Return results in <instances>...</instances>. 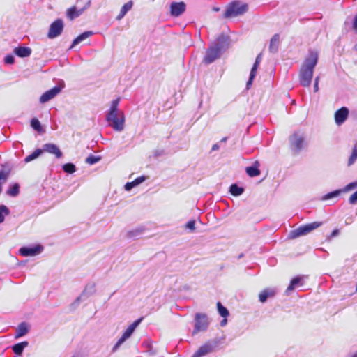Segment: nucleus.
Masks as SVG:
<instances>
[{"label": "nucleus", "instance_id": "393cba45", "mask_svg": "<svg viewBox=\"0 0 357 357\" xmlns=\"http://www.w3.org/2000/svg\"><path fill=\"white\" fill-rule=\"evenodd\" d=\"M280 44V35L278 33H275L271 38L270 44H269V51L271 53H276L278 51Z\"/></svg>", "mask_w": 357, "mask_h": 357}, {"label": "nucleus", "instance_id": "c756f323", "mask_svg": "<svg viewBox=\"0 0 357 357\" xmlns=\"http://www.w3.org/2000/svg\"><path fill=\"white\" fill-rule=\"evenodd\" d=\"M245 189L236 183H233L229 187V192L231 195L238 197L244 192Z\"/></svg>", "mask_w": 357, "mask_h": 357}, {"label": "nucleus", "instance_id": "cd10ccee", "mask_svg": "<svg viewBox=\"0 0 357 357\" xmlns=\"http://www.w3.org/2000/svg\"><path fill=\"white\" fill-rule=\"evenodd\" d=\"M133 2L132 1H129L127 3H126L122 7L120 10L119 14L116 16V19L117 20H121L126 13L130 10L132 8Z\"/></svg>", "mask_w": 357, "mask_h": 357}, {"label": "nucleus", "instance_id": "a211bd4d", "mask_svg": "<svg viewBox=\"0 0 357 357\" xmlns=\"http://www.w3.org/2000/svg\"><path fill=\"white\" fill-rule=\"evenodd\" d=\"M275 294L276 290L275 289L266 288L259 293V300L261 303H264L268 298H273Z\"/></svg>", "mask_w": 357, "mask_h": 357}, {"label": "nucleus", "instance_id": "6e6552de", "mask_svg": "<svg viewBox=\"0 0 357 357\" xmlns=\"http://www.w3.org/2000/svg\"><path fill=\"white\" fill-rule=\"evenodd\" d=\"M64 24L61 19H56L51 23L47 33V37L50 39L55 38L60 36L63 30Z\"/></svg>", "mask_w": 357, "mask_h": 357}, {"label": "nucleus", "instance_id": "58836bf2", "mask_svg": "<svg viewBox=\"0 0 357 357\" xmlns=\"http://www.w3.org/2000/svg\"><path fill=\"white\" fill-rule=\"evenodd\" d=\"M143 319H144L143 317H139V319L135 320L132 324H131L127 328V329L129 330L130 331H131L133 333L134 331H135L136 328L140 324V323L142 321Z\"/></svg>", "mask_w": 357, "mask_h": 357}, {"label": "nucleus", "instance_id": "3c124183", "mask_svg": "<svg viewBox=\"0 0 357 357\" xmlns=\"http://www.w3.org/2000/svg\"><path fill=\"white\" fill-rule=\"evenodd\" d=\"M142 345L145 348L148 349V351H151L152 347H151V344L150 341H149V340L144 341L143 342Z\"/></svg>", "mask_w": 357, "mask_h": 357}, {"label": "nucleus", "instance_id": "6e6d98bb", "mask_svg": "<svg viewBox=\"0 0 357 357\" xmlns=\"http://www.w3.org/2000/svg\"><path fill=\"white\" fill-rule=\"evenodd\" d=\"M261 53L259 54L257 56L255 61H258V63H260V62H261Z\"/></svg>", "mask_w": 357, "mask_h": 357}, {"label": "nucleus", "instance_id": "f704fd0d", "mask_svg": "<svg viewBox=\"0 0 357 357\" xmlns=\"http://www.w3.org/2000/svg\"><path fill=\"white\" fill-rule=\"evenodd\" d=\"M217 309L219 314L223 318H227L229 315V310L220 302L217 303Z\"/></svg>", "mask_w": 357, "mask_h": 357}, {"label": "nucleus", "instance_id": "e433bc0d", "mask_svg": "<svg viewBox=\"0 0 357 357\" xmlns=\"http://www.w3.org/2000/svg\"><path fill=\"white\" fill-rule=\"evenodd\" d=\"M10 214L9 208L5 205H0V223H2L5 220V215Z\"/></svg>", "mask_w": 357, "mask_h": 357}, {"label": "nucleus", "instance_id": "a18cd8bd", "mask_svg": "<svg viewBox=\"0 0 357 357\" xmlns=\"http://www.w3.org/2000/svg\"><path fill=\"white\" fill-rule=\"evenodd\" d=\"M259 63H258L257 61H255L252 67V69L250 70V73L251 75L253 74V75H255L256 76V73H257V68L259 67Z\"/></svg>", "mask_w": 357, "mask_h": 357}, {"label": "nucleus", "instance_id": "473e14b6", "mask_svg": "<svg viewBox=\"0 0 357 357\" xmlns=\"http://www.w3.org/2000/svg\"><path fill=\"white\" fill-rule=\"evenodd\" d=\"M42 153H43L42 149H37L32 153L27 155L25 158L24 161L26 162H29L38 158Z\"/></svg>", "mask_w": 357, "mask_h": 357}, {"label": "nucleus", "instance_id": "603ef678", "mask_svg": "<svg viewBox=\"0 0 357 357\" xmlns=\"http://www.w3.org/2000/svg\"><path fill=\"white\" fill-rule=\"evenodd\" d=\"M338 234H339V230L338 229H334L332 231L331 236V237H335V236H337Z\"/></svg>", "mask_w": 357, "mask_h": 357}, {"label": "nucleus", "instance_id": "49530a36", "mask_svg": "<svg viewBox=\"0 0 357 357\" xmlns=\"http://www.w3.org/2000/svg\"><path fill=\"white\" fill-rule=\"evenodd\" d=\"M146 179V176H139V177L136 178L134 180V181H135V185L137 186L138 185H139L142 183H143L144 181H145Z\"/></svg>", "mask_w": 357, "mask_h": 357}, {"label": "nucleus", "instance_id": "7ed1b4c3", "mask_svg": "<svg viewBox=\"0 0 357 357\" xmlns=\"http://www.w3.org/2000/svg\"><path fill=\"white\" fill-rule=\"evenodd\" d=\"M289 148L293 155H298L303 150L307 148V142L303 133L295 132L289 139Z\"/></svg>", "mask_w": 357, "mask_h": 357}, {"label": "nucleus", "instance_id": "9d476101", "mask_svg": "<svg viewBox=\"0 0 357 357\" xmlns=\"http://www.w3.org/2000/svg\"><path fill=\"white\" fill-rule=\"evenodd\" d=\"M221 53L217 50L212 45H210L206 51V54L203 59V62L208 65L214 62L217 59L221 56Z\"/></svg>", "mask_w": 357, "mask_h": 357}, {"label": "nucleus", "instance_id": "aec40b11", "mask_svg": "<svg viewBox=\"0 0 357 357\" xmlns=\"http://www.w3.org/2000/svg\"><path fill=\"white\" fill-rule=\"evenodd\" d=\"M31 49L29 47L18 46L14 48L13 52L20 58L28 57L31 54Z\"/></svg>", "mask_w": 357, "mask_h": 357}, {"label": "nucleus", "instance_id": "dca6fc26", "mask_svg": "<svg viewBox=\"0 0 357 357\" xmlns=\"http://www.w3.org/2000/svg\"><path fill=\"white\" fill-rule=\"evenodd\" d=\"M215 348V345L211 342H206L201 346L197 351L192 356V357H203L208 354L212 352Z\"/></svg>", "mask_w": 357, "mask_h": 357}, {"label": "nucleus", "instance_id": "ea45409f", "mask_svg": "<svg viewBox=\"0 0 357 357\" xmlns=\"http://www.w3.org/2000/svg\"><path fill=\"white\" fill-rule=\"evenodd\" d=\"M100 160V156H96V155L91 154L86 158V162L89 165H93V164H96V162H98Z\"/></svg>", "mask_w": 357, "mask_h": 357}, {"label": "nucleus", "instance_id": "864d4df0", "mask_svg": "<svg viewBox=\"0 0 357 357\" xmlns=\"http://www.w3.org/2000/svg\"><path fill=\"white\" fill-rule=\"evenodd\" d=\"M219 149H220V146H219L218 144H215L213 145L211 151H218Z\"/></svg>", "mask_w": 357, "mask_h": 357}, {"label": "nucleus", "instance_id": "bb28decb", "mask_svg": "<svg viewBox=\"0 0 357 357\" xmlns=\"http://www.w3.org/2000/svg\"><path fill=\"white\" fill-rule=\"evenodd\" d=\"M302 280L303 277L299 275L292 278L287 288L286 292L289 294L290 291H292L296 287L303 285Z\"/></svg>", "mask_w": 357, "mask_h": 357}, {"label": "nucleus", "instance_id": "ddd939ff", "mask_svg": "<svg viewBox=\"0 0 357 357\" xmlns=\"http://www.w3.org/2000/svg\"><path fill=\"white\" fill-rule=\"evenodd\" d=\"M349 113V109L346 107H342L337 109L334 114L335 123L338 126L344 123L348 118Z\"/></svg>", "mask_w": 357, "mask_h": 357}, {"label": "nucleus", "instance_id": "2eb2a0df", "mask_svg": "<svg viewBox=\"0 0 357 357\" xmlns=\"http://www.w3.org/2000/svg\"><path fill=\"white\" fill-rule=\"evenodd\" d=\"M96 291L95 284H88L82 294L77 297L73 303V305H77L82 299L84 300L93 294H94Z\"/></svg>", "mask_w": 357, "mask_h": 357}, {"label": "nucleus", "instance_id": "8fccbe9b", "mask_svg": "<svg viewBox=\"0 0 357 357\" xmlns=\"http://www.w3.org/2000/svg\"><path fill=\"white\" fill-rule=\"evenodd\" d=\"M352 29L356 33H357V13L354 15L353 19Z\"/></svg>", "mask_w": 357, "mask_h": 357}, {"label": "nucleus", "instance_id": "5701e85b", "mask_svg": "<svg viewBox=\"0 0 357 357\" xmlns=\"http://www.w3.org/2000/svg\"><path fill=\"white\" fill-rule=\"evenodd\" d=\"M29 345L27 341H23L19 343H16L11 347L13 353L17 356H22V353L26 347Z\"/></svg>", "mask_w": 357, "mask_h": 357}, {"label": "nucleus", "instance_id": "de8ad7c7", "mask_svg": "<svg viewBox=\"0 0 357 357\" xmlns=\"http://www.w3.org/2000/svg\"><path fill=\"white\" fill-rule=\"evenodd\" d=\"M185 227L190 230H194L195 228V220L188 221L185 225Z\"/></svg>", "mask_w": 357, "mask_h": 357}, {"label": "nucleus", "instance_id": "4be33fe9", "mask_svg": "<svg viewBox=\"0 0 357 357\" xmlns=\"http://www.w3.org/2000/svg\"><path fill=\"white\" fill-rule=\"evenodd\" d=\"M132 333L129 330L126 329L121 337L117 340L116 344L114 345V347L112 349V353H115L120 346L127 340L128 339L131 335Z\"/></svg>", "mask_w": 357, "mask_h": 357}, {"label": "nucleus", "instance_id": "37998d69", "mask_svg": "<svg viewBox=\"0 0 357 357\" xmlns=\"http://www.w3.org/2000/svg\"><path fill=\"white\" fill-rule=\"evenodd\" d=\"M349 202L350 204H355L357 203V190L350 196Z\"/></svg>", "mask_w": 357, "mask_h": 357}, {"label": "nucleus", "instance_id": "0eeeda50", "mask_svg": "<svg viewBox=\"0 0 357 357\" xmlns=\"http://www.w3.org/2000/svg\"><path fill=\"white\" fill-rule=\"evenodd\" d=\"M229 44L230 37L224 33H221L211 45L215 48H217V50L219 51L220 53L222 54L229 48Z\"/></svg>", "mask_w": 357, "mask_h": 357}, {"label": "nucleus", "instance_id": "72a5a7b5", "mask_svg": "<svg viewBox=\"0 0 357 357\" xmlns=\"http://www.w3.org/2000/svg\"><path fill=\"white\" fill-rule=\"evenodd\" d=\"M31 128L39 133L43 132L41 123L39 120L36 118H33L30 122Z\"/></svg>", "mask_w": 357, "mask_h": 357}, {"label": "nucleus", "instance_id": "412c9836", "mask_svg": "<svg viewBox=\"0 0 357 357\" xmlns=\"http://www.w3.org/2000/svg\"><path fill=\"white\" fill-rule=\"evenodd\" d=\"M144 230L145 228L143 226L137 227L136 228L128 231L126 234V236L127 238L132 239L139 238L144 234Z\"/></svg>", "mask_w": 357, "mask_h": 357}, {"label": "nucleus", "instance_id": "a19ab883", "mask_svg": "<svg viewBox=\"0 0 357 357\" xmlns=\"http://www.w3.org/2000/svg\"><path fill=\"white\" fill-rule=\"evenodd\" d=\"M356 188H357V181L349 183L343 189L341 190H342V192H344L349 191L352 189H354Z\"/></svg>", "mask_w": 357, "mask_h": 357}, {"label": "nucleus", "instance_id": "e2e57ef3", "mask_svg": "<svg viewBox=\"0 0 357 357\" xmlns=\"http://www.w3.org/2000/svg\"><path fill=\"white\" fill-rule=\"evenodd\" d=\"M354 50L357 52V43L354 45Z\"/></svg>", "mask_w": 357, "mask_h": 357}, {"label": "nucleus", "instance_id": "2f4dec72", "mask_svg": "<svg viewBox=\"0 0 357 357\" xmlns=\"http://www.w3.org/2000/svg\"><path fill=\"white\" fill-rule=\"evenodd\" d=\"M357 160V142L355 143L352 149L351 153L349 158L347 165L351 166Z\"/></svg>", "mask_w": 357, "mask_h": 357}, {"label": "nucleus", "instance_id": "9b49d317", "mask_svg": "<svg viewBox=\"0 0 357 357\" xmlns=\"http://www.w3.org/2000/svg\"><path fill=\"white\" fill-rule=\"evenodd\" d=\"M63 86L64 84L63 83L62 86H55L43 93L40 97V102L43 104L54 98L61 91Z\"/></svg>", "mask_w": 357, "mask_h": 357}, {"label": "nucleus", "instance_id": "6ab92c4d", "mask_svg": "<svg viewBox=\"0 0 357 357\" xmlns=\"http://www.w3.org/2000/svg\"><path fill=\"white\" fill-rule=\"evenodd\" d=\"M260 163L258 160H255L251 166L245 168L246 174L250 177H255L260 174V170L259 169Z\"/></svg>", "mask_w": 357, "mask_h": 357}, {"label": "nucleus", "instance_id": "39448f33", "mask_svg": "<svg viewBox=\"0 0 357 357\" xmlns=\"http://www.w3.org/2000/svg\"><path fill=\"white\" fill-rule=\"evenodd\" d=\"M322 225V222H313L305 225L300 226L297 229L290 231L289 234V238L294 239L299 236L306 235L312 230L319 227Z\"/></svg>", "mask_w": 357, "mask_h": 357}, {"label": "nucleus", "instance_id": "c9c22d12", "mask_svg": "<svg viewBox=\"0 0 357 357\" xmlns=\"http://www.w3.org/2000/svg\"><path fill=\"white\" fill-rule=\"evenodd\" d=\"M342 192V190L341 189L335 190L334 191L330 192L326 195H324L321 199L322 200H328L334 197H336L339 196Z\"/></svg>", "mask_w": 357, "mask_h": 357}, {"label": "nucleus", "instance_id": "4468645a", "mask_svg": "<svg viewBox=\"0 0 357 357\" xmlns=\"http://www.w3.org/2000/svg\"><path fill=\"white\" fill-rule=\"evenodd\" d=\"M185 3L183 1L172 2L170 4V14L174 17H178L185 10Z\"/></svg>", "mask_w": 357, "mask_h": 357}, {"label": "nucleus", "instance_id": "f03ea898", "mask_svg": "<svg viewBox=\"0 0 357 357\" xmlns=\"http://www.w3.org/2000/svg\"><path fill=\"white\" fill-rule=\"evenodd\" d=\"M119 102V98L112 101L109 112L106 116V121L109 123V125L117 132H121L124 129L125 122L123 112L118 109Z\"/></svg>", "mask_w": 357, "mask_h": 357}, {"label": "nucleus", "instance_id": "052dcab7", "mask_svg": "<svg viewBox=\"0 0 357 357\" xmlns=\"http://www.w3.org/2000/svg\"><path fill=\"white\" fill-rule=\"evenodd\" d=\"M319 77L318 76V77H317L315 78V79H314V83H317V84H319Z\"/></svg>", "mask_w": 357, "mask_h": 357}, {"label": "nucleus", "instance_id": "4c0bfd02", "mask_svg": "<svg viewBox=\"0 0 357 357\" xmlns=\"http://www.w3.org/2000/svg\"><path fill=\"white\" fill-rule=\"evenodd\" d=\"M62 169L67 174H73L76 171V167L73 163H66L62 166Z\"/></svg>", "mask_w": 357, "mask_h": 357}, {"label": "nucleus", "instance_id": "20e7f679", "mask_svg": "<svg viewBox=\"0 0 357 357\" xmlns=\"http://www.w3.org/2000/svg\"><path fill=\"white\" fill-rule=\"evenodd\" d=\"M248 10V6L245 3L240 1H234L227 6L223 17L225 18H231L242 15Z\"/></svg>", "mask_w": 357, "mask_h": 357}, {"label": "nucleus", "instance_id": "1a4fd4ad", "mask_svg": "<svg viewBox=\"0 0 357 357\" xmlns=\"http://www.w3.org/2000/svg\"><path fill=\"white\" fill-rule=\"evenodd\" d=\"M43 250V246L38 244L31 246H23L20 248L19 254L24 257L36 256Z\"/></svg>", "mask_w": 357, "mask_h": 357}, {"label": "nucleus", "instance_id": "13d9d810", "mask_svg": "<svg viewBox=\"0 0 357 357\" xmlns=\"http://www.w3.org/2000/svg\"><path fill=\"white\" fill-rule=\"evenodd\" d=\"M212 10L215 12H218L220 11V8L219 7H213Z\"/></svg>", "mask_w": 357, "mask_h": 357}, {"label": "nucleus", "instance_id": "f3484780", "mask_svg": "<svg viewBox=\"0 0 357 357\" xmlns=\"http://www.w3.org/2000/svg\"><path fill=\"white\" fill-rule=\"evenodd\" d=\"M90 6V1H88L86 5L82 8H77L75 6H73L67 10V17L70 18V20H73L76 17H78L79 15H81L83 12L89 8Z\"/></svg>", "mask_w": 357, "mask_h": 357}, {"label": "nucleus", "instance_id": "f257e3e1", "mask_svg": "<svg viewBox=\"0 0 357 357\" xmlns=\"http://www.w3.org/2000/svg\"><path fill=\"white\" fill-rule=\"evenodd\" d=\"M318 62V55L316 52H310L305 58L299 71L300 84L304 87H309L312 82L314 69Z\"/></svg>", "mask_w": 357, "mask_h": 357}, {"label": "nucleus", "instance_id": "4d7b16f0", "mask_svg": "<svg viewBox=\"0 0 357 357\" xmlns=\"http://www.w3.org/2000/svg\"><path fill=\"white\" fill-rule=\"evenodd\" d=\"M319 91V84L314 83V91L317 92Z\"/></svg>", "mask_w": 357, "mask_h": 357}, {"label": "nucleus", "instance_id": "09e8293b", "mask_svg": "<svg viewBox=\"0 0 357 357\" xmlns=\"http://www.w3.org/2000/svg\"><path fill=\"white\" fill-rule=\"evenodd\" d=\"M255 75H253V74L252 75L250 74L249 79H248V82L246 83V88L248 89H250V86L252 85L253 79H255Z\"/></svg>", "mask_w": 357, "mask_h": 357}, {"label": "nucleus", "instance_id": "423d86ee", "mask_svg": "<svg viewBox=\"0 0 357 357\" xmlns=\"http://www.w3.org/2000/svg\"><path fill=\"white\" fill-rule=\"evenodd\" d=\"M208 321L206 314L197 313L195 317V328L192 334H196L200 331H206L208 327Z\"/></svg>", "mask_w": 357, "mask_h": 357}, {"label": "nucleus", "instance_id": "c03bdc74", "mask_svg": "<svg viewBox=\"0 0 357 357\" xmlns=\"http://www.w3.org/2000/svg\"><path fill=\"white\" fill-rule=\"evenodd\" d=\"M137 185H135V181H132V182H128L126 183L125 186H124V188L126 191H130L133 188L136 187Z\"/></svg>", "mask_w": 357, "mask_h": 357}, {"label": "nucleus", "instance_id": "79ce46f5", "mask_svg": "<svg viewBox=\"0 0 357 357\" xmlns=\"http://www.w3.org/2000/svg\"><path fill=\"white\" fill-rule=\"evenodd\" d=\"M4 63L8 65L13 64L15 63V56L12 54H7L4 57Z\"/></svg>", "mask_w": 357, "mask_h": 357}, {"label": "nucleus", "instance_id": "7c9ffc66", "mask_svg": "<svg viewBox=\"0 0 357 357\" xmlns=\"http://www.w3.org/2000/svg\"><path fill=\"white\" fill-rule=\"evenodd\" d=\"M20 192V185L17 183L10 185L7 190V194L10 197H16Z\"/></svg>", "mask_w": 357, "mask_h": 357}, {"label": "nucleus", "instance_id": "c85d7f7f", "mask_svg": "<svg viewBox=\"0 0 357 357\" xmlns=\"http://www.w3.org/2000/svg\"><path fill=\"white\" fill-rule=\"evenodd\" d=\"M10 169L9 168L6 169V168L3 167L0 170V193L2 191L1 185L6 182L8 178L10 175Z\"/></svg>", "mask_w": 357, "mask_h": 357}, {"label": "nucleus", "instance_id": "680f3d73", "mask_svg": "<svg viewBox=\"0 0 357 357\" xmlns=\"http://www.w3.org/2000/svg\"><path fill=\"white\" fill-rule=\"evenodd\" d=\"M349 357H357V351L355 352L354 354L351 355Z\"/></svg>", "mask_w": 357, "mask_h": 357}, {"label": "nucleus", "instance_id": "b1692460", "mask_svg": "<svg viewBox=\"0 0 357 357\" xmlns=\"http://www.w3.org/2000/svg\"><path fill=\"white\" fill-rule=\"evenodd\" d=\"M29 331V325L26 322H22L20 323L17 329L15 334V338L17 339L21 337L24 336L28 333Z\"/></svg>", "mask_w": 357, "mask_h": 357}, {"label": "nucleus", "instance_id": "bf43d9fd", "mask_svg": "<svg viewBox=\"0 0 357 357\" xmlns=\"http://www.w3.org/2000/svg\"><path fill=\"white\" fill-rule=\"evenodd\" d=\"M227 140V137H223L221 140H220V142H226Z\"/></svg>", "mask_w": 357, "mask_h": 357}, {"label": "nucleus", "instance_id": "a878e982", "mask_svg": "<svg viewBox=\"0 0 357 357\" xmlns=\"http://www.w3.org/2000/svg\"><path fill=\"white\" fill-rule=\"evenodd\" d=\"M93 34V32L91 31H84L82 33L79 34L77 37H76L73 40L71 45L70 47V49L73 48L75 46H76L77 45H78L79 43H80L81 42H82L83 40L86 39L87 38L91 36Z\"/></svg>", "mask_w": 357, "mask_h": 357}, {"label": "nucleus", "instance_id": "f8f14e48", "mask_svg": "<svg viewBox=\"0 0 357 357\" xmlns=\"http://www.w3.org/2000/svg\"><path fill=\"white\" fill-rule=\"evenodd\" d=\"M43 153L47 152L50 154H52L55 156L56 158L59 159L63 157V153L59 148V146L52 143H46L43 145L41 148Z\"/></svg>", "mask_w": 357, "mask_h": 357}, {"label": "nucleus", "instance_id": "5fc2aeb1", "mask_svg": "<svg viewBox=\"0 0 357 357\" xmlns=\"http://www.w3.org/2000/svg\"><path fill=\"white\" fill-rule=\"evenodd\" d=\"M227 323V320L226 318H224L221 321H220V326H225Z\"/></svg>", "mask_w": 357, "mask_h": 357}]
</instances>
